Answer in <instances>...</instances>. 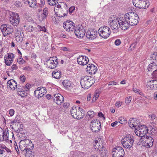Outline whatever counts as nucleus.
<instances>
[{
    "mask_svg": "<svg viewBox=\"0 0 157 157\" xmlns=\"http://www.w3.org/2000/svg\"><path fill=\"white\" fill-rule=\"evenodd\" d=\"M63 27L67 31H74L76 36L79 38L83 37L86 33L85 30L81 26L75 28L74 23L71 21H67L63 23Z\"/></svg>",
    "mask_w": 157,
    "mask_h": 157,
    "instance_id": "nucleus-1",
    "label": "nucleus"
},
{
    "mask_svg": "<svg viewBox=\"0 0 157 157\" xmlns=\"http://www.w3.org/2000/svg\"><path fill=\"white\" fill-rule=\"evenodd\" d=\"M19 145L20 149L21 151H25L31 152L30 150L32 149L33 147V144L31 141L29 139H25L21 140L19 143Z\"/></svg>",
    "mask_w": 157,
    "mask_h": 157,
    "instance_id": "nucleus-2",
    "label": "nucleus"
},
{
    "mask_svg": "<svg viewBox=\"0 0 157 157\" xmlns=\"http://www.w3.org/2000/svg\"><path fill=\"white\" fill-rule=\"evenodd\" d=\"M95 82V80L93 77L88 76H82L80 80V82L82 88L88 89Z\"/></svg>",
    "mask_w": 157,
    "mask_h": 157,
    "instance_id": "nucleus-3",
    "label": "nucleus"
},
{
    "mask_svg": "<svg viewBox=\"0 0 157 157\" xmlns=\"http://www.w3.org/2000/svg\"><path fill=\"white\" fill-rule=\"evenodd\" d=\"M126 18L128 22V25L131 26L137 25L139 22L138 15L134 13H129L125 14Z\"/></svg>",
    "mask_w": 157,
    "mask_h": 157,
    "instance_id": "nucleus-4",
    "label": "nucleus"
},
{
    "mask_svg": "<svg viewBox=\"0 0 157 157\" xmlns=\"http://www.w3.org/2000/svg\"><path fill=\"white\" fill-rule=\"evenodd\" d=\"M82 112L83 110L80 107H73L71 110V114L73 117L78 120L81 119L83 117L84 113H82Z\"/></svg>",
    "mask_w": 157,
    "mask_h": 157,
    "instance_id": "nucleus-5",
    "label": "nucleus"
},
{
    "mask_svg": "<svg viewBox=\"0 0 157 157\" xmlns=\"http://www.w3.org/2000/svg\"><path fill=\"white\" fill-rule=\"evenodd\" d=\"M134 139L133 136L129 135H127L121 140V143L125 148L130 149L133 145Z\"/></svg>",
    "mask_w": 157,
    "mask_h": 157,
    "instance_id": "nucleus-6",
    "label": "nucleus"
},
{
    "mask_svg": "<svg viewBox=\"0 0 157 157\" xmlns=\"http://www.w3.org/2000/svg\"><path fill=\"white\" fill-rule=\"evenodd\" d=\"M0 29L3 36H6L13 32V27L8 24H3L0 26Z\"/></svg>",
    "mask_w": 157,
    "mask_h": 157,
    "instance_id": "nucleus-7",
    "label": "nucleus"
},
{
    "mask_svg": "<svg viewBox=\"0 0 157 157\" xmlns=\"http://www.w3.org/2000/svg\"><path fill=\"white\" fill-rule=\"evenodd\" d=\"M140 141L143 146L148 147L152 146L154 140L151 136H142L140 139Z\"/></svg>",
    "mask_w": 157,
    "mask_h": 157,
    "instance_id": "nucleus-8",
    "label": "nucleus"
},
{
    "mask_svg": "<svg viewBox=\"0 0 157 157\" xmlns=\"http://www.w3.org/2000/svg\"><path fill=\"white\" fill-rule=\"evenodd\" d=\"M109 25L111 28L112 30L115 31L114 33H117L118 31V29L120 27V25H119L118 17H112L109 18Z\"/></svg>",
    "mask_w": 157,
    "mask_h": 157,
    "instance_id": "nucleus-9",
    "label": "nucleus"
},
{
    "mask_svg": "<svg viewBox=\"0 0 157 157\" xmlns=\"http://www.w3.org/2000/svg\"><path fill=\"white\" fill-rule=\"evenodd\" d=\"M98 33L99 36L101 37L106 39L110 34V29L107 26L101 27L98 29Z\"/></svg>",
    "mask_w": 157,
    "mask_h": 157,
    "instance_id": "nucleus-10",
    "label": "nucleus"
},
{
    "mask_svg": "<svg viewBox=\"0 0 157 157\" xmlns=\"http://www.w3.org/2000/svg\"><path fill=\"white\" fill-rule=\"evenodd\" d=\"M125 152L121 147H116L113 149L112 152L113 157H124Z\"/></svg>",
    "mask_w": 157,
    "mask_h": 157,
    "instance_id": "nucleus-11",
    "label": "nucleus"
},
{
    "mask_svg": "<svg viewBox=\"0 0 157 157\" xmlns=\"http://www.w3.org/2000/svg\"><path fill=\"white\" fill-rule=\"evenodd\" d=\"M125 15L122 17H118V20L120 27L123 30H126L129 28L128 22L126 18Z\"/></svg>",
    "mask_w": 157,
    "mask_h": 157,
    "instance_id": "nucleus-12",
    "label": "nucleus"
},
{
    "mask_svg": "<svg viewBox=\"0 0 157 157\" xmlns=\"http://www.w3.org/2000/svg\"><path fill=\"white\" fill-rule=\"evenodd\" d=\"M9 19L10 21L14 26H17L19 22V15L17 13L11 12L10 13Z\"/></svg>",
    "mask_w": 157,
    "mask_h": 157,
    "instance_id": "nucleus-13",
    "label": "nucleus"
},
{
    "mask_svg": "<svg viewBox=\"0 0 157 157\" xmlns=\"http://www.w3.org/2000/svg\"><path fill=\"white\" fill-rule=\"evenodd\" d=\"M100 140L99 141L98 140H96L95 141V144H94V147H96L98 146V149L99 151L101 156L102 157H105L106 154V150L105 147L103 146L101 143H100L101 144H100L99 143L100 142Z\"/></svg>",
    "mask_w": 157,
    "mask_h": 157,
    "instance_id": "nucleus-14",
    "label": "nucleus"
},
{
    "mask_svg": "<svg viewBox=\"0 0 157 157\" xmlns=\"http://www.w3.org/2000/svg\"><path fill=\"white\" fill-rule=\"evenodd\" d=\"M101 123L97 119L92 121L90 124V127L93 132H95L99 131L101 128Z\"/></svg>",
    "mask_w": 157,
    "mask_h": 157,
    "instance_id": "nucleus-15",
    "label": "nucleus"
},
{
    "mask_svg": "<svg viewBox=\"0 0 157 157\" xmlns=\"http://www.w3.org/2000/svg\"><path fill=\"white\" fill-rule=\"evenodd\" d=\"M147 2L145 0H133V5L136 7L141 9L148 7Z\"/></svg>",
    "mask_w": 157,
    "mask_h": 157,
    "instance_id": "nucleus-16",
    "label": "nucleus"
},
{
    "mask_svg": "<svg viewBox=\"0 0 157 157\" xmlns=\"http://www.w3.org/2000/svg\"><path fill=\"white\" fill-rule=\"evenodd\" d=\"M57 59L56 58L50 57L46 61V65L47 67L51 69L54 68L58 64Z\"/></svg>",
    "mask_w": 157,
    "mask_h": 157,
    "instance_id": "nucleus-17",
    "label": "nucleus"
},
{
    "mask_svg": "<svg viewBox=\"0 0 157 157\" xmlns=\"http://www.w3.org/2000/svg\"><path fill=\"white\" fill-rule=\"evenodd\" d=\"M46 93V90L43 87H38L34 91L35 95L38 98L42 97Z\"/></svg>",
    "mask_w": 157,
    "mask_h": 157,
    "instance_id": "nucleus-18",
    "label": "nucleus"
},
{
    "mask_svg": "<svg viewBox=\"0 0 157 157\" xmlns=\"http://www.w3.org/2000/svg\"><path fill=\"white\" fill-rule=\"evenodd\" d=\"M14 58L13 54L11 53H8L4 56V60L5 63L7 66H10L13 61Z\"/></svg>",
    "mask_w": 157,
    "mask_h": 157,
    "instance_id": "nucleus-19",
    "label": "nucleus"
},
{
    "mask_svg": "<svg viewBox=\"0 0 157 157\" xmlns=\"http://www.w3.org/2000/svg\"><path fill=\"white\" fill-rule=\"evenodd\" d=\"M67 5L65 4V6L58 9L57 12H55L57 15L59 17H63L66 16L67 13Z\"/></svg>",
    "mask_w": 157,
    "mask_h": 157,
    "instance_id": "nucleus-20",
    "label": "nucleus"
},
{
    "mask_svg": "<svg viewBox=\"0 0 157 157\" xmlns=\"http://www.w3.org/2000/svg\"><path fill=\"white\" fill-rule=\"evenodd\" d=\"M97 31H95L93 30L88 31L86 34V38L89 40H93L95 39L97 37Z\"/></svg>",
    "mask_w": 157,
    "mask_h": 157,
    "instance_id": "nucleus-21",
    "label": "nucleus"
},
{
    "mask_svg": "<svg viewBox=\"0 0 157 157\" xmlns=\"http://www.w3.org/2000/svg\"><path fill=\"white\" fill-rule=\"evenodd\" d=\"M77 61L79 65H85L88 63L89 59L87 57L83 56H79L77 59Z\"/></svg>",
    "mask_w": 157,
    "mask_h": 157,
    "instance_id": "nucleus-22",
    "label": "nucleus"
},
{
    "mask_svg": "<svg viewBox=\"0 0 157 157\" xmlns=\"http://www.w3.org/2000/svg\"><path fill=\"white\" fill-rule=\"evenodd\" d=\"M88 72L91 75L94 74L97 71V67L92 64H89L86 68Z\"/></svg>",
    "mask_w": 157,
    "mask_h": 157,
    "instance_id": "nucleus-23",
    "label": "nucleus"
},
{
    "mask_svg": "<svg viewBox=\"0 0 157 157\" xmlns=\"http://www.w3.org/2000/svg\"><path fill=\"white\" fill-rule=\"evenodd\" d=\"M64 98L59 93L56 94L54 95V100L58 105H61L64 101Z\"/></svg>",
    "mask_w": 157,
    "mask_h": 157,
    "instance_id": "nucleus-24",
    "label": "nucleus"
},
{
    "mask_svg": "<svg viewBox=\"0 0 157 157\" xmlns=\"http://www.w3.org/2000/svg\"><path fill=\"white\" fill-rule=\"evenodd\" d=\"M7 86L8 88H10L11 90H14L15 88H17V84L13 79H11L7 82Z\"/></svg>",
    "mask_w": 157,
    "mask_h": 157,
    "instance_id": "nucleus-25",
    "label": "nucleus"
},
{
    "mask_svg": "<svg viewBox=\"0 0 157 157\" xmlns=\"http://www.w3.org/2000/svg\"><path fill=\"white\" fill-rule=\"evenodd\" d=\"M136 119L135 118L130 119L129 120L128 124L129 127L131 128H134L135 127L136 128V126H138L137 125V124L136 123Z\"/></svg>",
    "mask_w": 157,
    "mask_h": 157,
    "instance_id": "nucleus-26",
    "label": "nucleus"
},
{
    "mask_svg": "<svg viewBox=\"0 0 157 157\" xmlns=\"http://www.w3.org/2000/svg\"><path fill=\"white\" fill-rule=\"evenodd\" d=\"M7 137L6 131L5 132L2 128H0V141H3L5 138L6 139Z\"/></svg>",
    "mask_w": 157,
    "mask_h": 157,
    "instance_id": "nucleus-27",
    "label": "nucleus"
},
{
    "mask_svg": "<svg viewBox=\"0 0 157 157\" xmlns=\"http://www.w3.org/2000/svg\"><path fill=\"white\" fill-rule=\"evenodd\" d=\"M52 75L53 77L57 79H59L61 76L60 71L57 70H55L54 71L52 74Z\"/></svg>",
    "mask_w": 157,
    "mask_h": 157,
    "instance_id": "nucleus-28",
    "label": "nucleus"
},
{
    "mask_svg": "<svg viewBox=\"0 0 157 157\" xmlns=\"http://www.w3.org/2000/svg\"><path fill=\"white\" fill-rule=\"evenodd\" d=\"M19 90L18 91H19V93L18 94L22 97H24L27 95V94H28V91L24 90L23 89H18Z\"/></svg>",
    "mask_w": 157,
    "mask_h": 157,
    "instance_id": "nucleus-29",
    "label": "nucleus"
},
{
    "mask_svg": "<svg viewBox=\"0 0 157 157\" xmlns=\"http://www.w3.org/2000/svg\"><path fill=\"white\" fill-rule=\"evenodd\" d=\"M29 6L31 7H34L35 6H37L38 5L36 3V0H27Z\"/></svg>",
    "mask_w": 157,
    "mask_h": 157,
    "instance_id": "nucleus-30",
    "label": "nucleus"
},
{
    "mask_svg": "<svg viewBox=\"0 0 157 157\" xmlns=\"http://www.w3.org/2000/svg\"><path fill=\"white\" fill-rule=\"evenodd\" d=\"M43 13L42 15V18L43 19H44L46 18L48 14V8L45 7L44 8L43 11Z\"/></svg>",
    "mask_w": 157,
    "mask_h": 157,
    "instance_id": "nucleus-31",
    "label": "nucleus"
},
{
    "mask_svg": "<svg viewBox=\"0 0 157 157\" xmlns=\"http://www.w3.org/2000/svg\"><path fill=\"white\" fill-rule=\"evenodd\" d=\"M147 88L150 90H155L154 83H153L151 81H149L147 82Z\"/></svg>",
    "mask_w": 157,
    "mask_h": 157,
    "instance_id": "nucleus-32",
    "label": "nucleus"
},
{
    "mask_svg": "<svg viewBox=\"0 0 157 157\" xmlns=\"http://www.w3.org/2000/svg\"><path fill=\"white\" fill-rule=\"evenodd\" d=\"M62 83L64 87L66 88L70 87L71 85V82L67 80L63 81Z\"/></svg>",
    "mask_w": 157,
    "mask_h": 157,
    "instance_id": "nucleus-33",
    "label": "nucleus"
},
{
    "mask_svg": "<svg viewBox=\"0 0 157 157\" xmlns=\"http://www.w3.org/2000/svg\"><path fill=\"white\" fill-rule=\"evenodd\" d=\"M146 126L144 125H138V126H136V129H138L140 131V132L141 133H140L142 135L143 132L144 131V129H145Z\"/></svg>",
    "mask_w": 157,
    "mask_h": 157,
    "instance_id": "nucleus-34",
    "label": "nucleus"
},
{
    "mask_svg": "<svg viewBox=\"0 0 157 157\" xmlns=\"http://www.w3.org/2000/svg\"><path fill=\"white\" fill-rule=\"evenodd\" d=\"M58 0H48V4L50 6H54L58 3Z\"/></svg>",
    "mask_w": 157,
    "mask_h": 157,
    "instance_id": "nucleus-35",
    "label": "nucleus"
},
{
    "mask_svg": "<svg viewBox=\"0 0 157 157\" xmlns=\"http://www.w3.org/2000/svg\"><path fill=\"white\" fill-rule=\"evenodd\" d=\"M24 27L26 28V29L27 31L29 32H32L34 29V27L32 25H29L28 26L24 25Z\"/></svg>",
    "mask_w": 157,
    "mask_h": 157,
    "instance_id": "nucleus-36",
    "label": "nucleus"
},
{
    "mask_svg": "<svg viewBox=\"0 0 157 157\" xmlns=\"http://www.w3.org/2000/svg\"><path fill=\"white\" fill-rule=\"evenodd\" d=\"M15 40L17 42H18L21 43L23 41V36H17L15 37Z\"/></svg>",
    "mask_w": 157,
    "mask_h": 157,
    "instance_id": "nucleus-37",
    "label": "nucleus"
},
{
    "mask_svg": "<svg viewBox=\"0 0 157 157\" xmlns=\"http://www.w3.org/2000/svg\"><path fill=\"white\" fill-rule=\"evenodd\" d=\"M119 122L122 124H124L127 122V121L124 117H120L119 118Z\"/></svg>",
    "mask_w": 157,
    "mask_h": 157,
    "instance_id": "nucleus-38",
    "label": "nucleus"
},
{
    "mask_svg": "<svg viewBox=\"0 0 157 157\" xmlns=\"http://www.w3.org/2000/svg\"><path fill=\"white\" fill-rule=\"evenodd\" d=\"M19 58L17 59V62L19 64H24L25 63V61L21 58V56H19Z\"/></svg>",
    "mask_w": 157,
    "mask_h": 157,
    "instance_id": "nucleus-39",
    "label": "nucleus"
},
{
    "mask_svg": "<svg viewBox=\"0 0 157 157\" xmlns=\"http://www.w3.org/2000/svg\"><path fill=\"white\" fill-rule=\"evenodd\" d=\"M23 125L22 124L20 125V127L16 130V132L18 133L22 134V133H23Z\"/></svg>",
    "mask_w": 157,
    "mask_h": 157,
    "instance_id": "nucleus-40",
    "label": "nucleus"
},
{
    "mask_svg": "<svg viewBox=\"0 0 157 157\" xmlns=\"http://www.w3.org/2000/svg\"><path fill=\"white\" fill-rule=\"evenodd\" d=\"M132 97L131 96H129L126 98L125 99V102L127 105H129L132 100Z\"/></svg>",
    "mask_w": 157,
    "mask_h": 157,
    "instance_id": "nucleus-41",
    "label": "nucleus"
},
{
    "mask_svg": "<svg viewBox=\"0 0 157 157\" xmlns=\"http://www.w3.org/2000/svg\"><path fill=\"white\" fill-rule=\"evenodd\" d=\"M95 114V113L93 111H89L87 113V115L90 117H93Z\"/></svg>",
    "mask_w": 157,
    "mask_h": 157,
    "instance_id": "nucleus-42",
    "label": "nucleus"
},
{
    "mask_svg": "<svg viewBox=\"0 0 157 157\" xmlns=\"http://www.w3.org/2000/svg\"><path fill=\"white\" fill-rule=\"evenodd\" d=\"M31 85L29 84H27L25 87H24L23 89L24 90H26L29 92V89L30 88Z\"/></svg>",
    "mask_w": 157,
    "mask_h": 157,
    "instance_id": "nucleus-43",
    "label": "nucleus"
},
{
    "mask_svg": "<svg viewBox=\"0 0 157 157\" xmlns=\"http://www.w3.org/2000/svg\"><path fill=\"white\" fill-rule=\"evenodd\" d=\"M135 133L136 135L139 136H142L140 133H141L140 131V130L138 129H136V128H135Z\"/></svg>",
    "mask_w": 157,
    "mask_h": 157,
    "instance_id": "nucleus-44",
    "label": "nucleus"
},
{
    "mask_svg": "<svg viewBox=\"0 0 157 157\" xmlns=\"http://www.w3.org/2000/svg\"><path fill=\"white\" fill-rule=\"evenodd\" d=\"M23 32H22L21 31H20V30H17L16 31V33H15V35L16 36H23Z\"/></svg>",
    "mask_w": 157,
    "mask_h": 157,
    "instance_id": "nucleus-45",
    "label": "nucleus"
},
{
    "mask_svg": "<svg viewBox=\"0 0 157 157\" xmlns=\"http://www.w3.org/2000/svg\"><path fill=\"white\" fill-rule=\"evenodd\" d=\"M4 145H0V154H2L5 152L4 150Z\"/></svg>",
    "mask_w": 157,
    "mask_h": 157,
    "instance_id": "nucleus-46",
    "label": "nucleus"
},
{
    "mask_svg": "<svg viewBox=\"0 0 157 157\" xmlns=\"http://www.w3.org/2000/svg\"><path fill=\"white\" fill-rule=\"evenodd\" d=\"M15 6L17 7H19L21 6V2L19 1H17L14 3Z\"/></svg>",
    "mask_w": 157,
    "mask_h": 157,
    "instance_id": "nucleus-47",
    "label": "nucleus"
},
{
    "mask_svg": "<svg viewBox=\"0 0 157 157\" xmlns=\"http://www.w3.org/2000/svg\"><path fill=\"white\" fill-rule=\"evenodd\" d=\"M151 133V134L153 135L154 134H155L157 133V131L155 130L154 128H152L150 130Z\"/></svg>",
    "mask_w": 157,
    "mask_h": 157,
    "instance_id": "nucleus-48",
    "label": "nucleus"
},
{
    "mask_svg": "<svg viewBox=\"0 0 157 157\" xmlns=\"http://www.w3.org/2000/svg\"><path fill=\"white\" fill-rule=\"evenodd\" d=\"M14 110L13 109H10L9 111V114H10V116L12 117L13 116L14 114Z\"/></svg>",
    "mask_w": 157,
    "mask_h": 157,
    "instance_id": "nucleus-49",
    "label": "nucleus"
},
{
    "mask_svg": "<svg viewBox=\"0 0 157 157\" xmlns=\"http://www.w3.org/2000/svg\"><path fill=\"white\" fill-rule=\"evenodd\" d=\"M133 90L135 92L138 93L140 95H141L142 94V93L140 92V90L136 88H133Z\"/></svg>",
    "mask_w": 157,
    "mask_h": 157,
    "instance_id": "nucleus-50",
    "label": "nucleus"
},
{
    "mask_svg": "<svg viewBox=\"0 0 157 157\" xmlns=\"http://www.w3.org/2000/svg\"><path fill=\"white\" fill-rule=\"evenodd\" d=\"M20 79L21 81L24 83L25 80V77L23 75H21L20 77Z\"/></svg>",
    "mask_w": 157,
    "mask_h": 157,
    "instance_id": "nucleus-51",
    "label": "nucleus"
},
{
    "mask_svg": "<svg viewBox=\"0 0 157 157\" xmlns=\"http://www.w3.org/2000/svg\"><path fill=\"white\" fill-rule=\"evenodd\" d=\"M152 75L154 78H157V69L153 72Z\"/></svg>",
    "mask_w": 157,
    "mask_h": 157,
    "instance_id": "nucleus-52",
    "label": "nucleus"
},
{
    "mask_svg": "<svg viewBox=\"0 0 157 157\" xmlns=\"http://www.w3.org/2000/svg\"><path fill=\"white\" fill-rule=\"evenodd\" d=\"M152 83H154V85L155 86V90H157V79L152 80Z\"/></svg>",
    "mask_w": 157,
    "mask_h": 157,
    "instance_id": "nucleus-53",
    "label": "nucleus"
},
{
    "mask_svg": "<svg viewBox=\"0 0 157 157\" xmlns=\"http://www.w3.org/2000/svg\"><path fill=\"white\" fill-rule=\"evenodd\" d=\"M22 69L24 70L27 71H30L32 70L31 68L29 66L23 67Z\"/></svg>",
    "mask_w": 157,
    "mask_h": 157,
    "instance_id": "nucleus-54",
    "label": "nucleus"
},
{
    "mask_svg": "<svg viewBox=\"0 0 157 157\" xmlns=\"http://www.w3.org/2000/svg\"><path fill=\"white\" fill-rule=\"evenodd\" d=\"M144 131L143 132L142 136H145V135H146L147 134V133L148 132L149 129L147 128V127L146 126L145 128L144 129Z\"/></svg>",
    "mask_w": 157,
    "mask_h": 157,
    "instance_id": "nucleus-55",
    "label": "nucleus"
},
{
    "mask_svg": "<svg viewBox=\"0 0 157 157\" xmlns=\"http://www.w3.org/2000/svg\"><path fill=\"white\" fill-rule=\"evenodd\" d=\"M121 41L120 39H117L115 41V44L116 45H119L121 44Z\"/></svg>",
    "mask_w": 157,
    "mask_h": 157,
    "instance_id": "nucleus-56",
    "label": "nucleus"
},
{
    "mask_svg": "<svg viewBox=\"0 0 157 157\" xmlns=\"http://www.w3.org/2000/svg\"><path fill=\"white\" fill-rule=\"evenodd\" d=\"M17 68V67L15 64H13L11 67V71H13L14 70H16Z\"/></svg>",
    "mask_w": 157,
    "mask_h": 157,
    "instance_id": "nucleus-57",
    "label": "nucleus"
},
{
    "mask_svg": "<svg viewBox=\"0 0 157 157\" xmlns=\"http://www.w3.org/2000/svg\"><path fill=\"white\" fill-rule=\"evenodd\" d=\"M117 84V82L115 81H111L109 82L108 86L111 85H116Z\"/></svg>",
    "mask_w": 157,
    "mask_h": 157,
    "instance_id": "nucleus-58",
    "label": "nucleus"
},
{
    "mask_svg": "<svg viewBox=\"0 0 157 157\" xmlns=\"http://www.w3.org/2000/svg\"><path fill=\"white\" fill-rule=\"evenodd\" d=\"M75 9L74 6H71L69 9V12L70 13H71Z\"/></svg>",
    "mask_w": 157,
    "mask_h": 157,
    "instance_id": "nucleus-59",
    "label": "nucleus"
},
{
    "mask_svg": "<svg viewBox=\"0 0 157 157\" xmlns=\"http://www.w3.org/2000/svg\"><path fill=\"white\" fill-rule=\"evenodd\" d=\"M149 117L150 119L152 120L155 119L156 117V116L155 114H152L151 115H149Z\"/></svg>",
    "mask_w": 157,
    "mask_h": 157,
    "instance_id": "nucleus-60",
    "label": "nucleus"
},
{
    "mask_svg": "<svg viewBox=\"0 0 157 157\" xmlns=\"http://www.w3.org/2000/svg\"><path fill=\"white\" fill-rule=\"evenodd\" d=\"M40 31H44V32H45L46 31V29L45 26H40Z\"/></svg>",
    "mask_w": 157,
    "mask_h": 157,
    "instance_id": "nucleus-61",
    "label": "nucleus"
},
{
    "mask_svg": "<svg viewBox=\"0 0 157 157\" xmlns=\"http://www.w3.org/2000/svg\"><path fill=\"white\" fill-rule=\"evenodd\" d=\"M20 135H19L21 137V138H25V137H27L26 136L27 135L25 134L24 132L22 133V134H20Z\"/></svg>",
    "mask_w": 157,
    "mask_h": 157,
    "instance_id": "nucleus-62",
    "label": "nucleus"
},
{
    "mask_svg": "<svg viewBox=\"0 0 157 157\" xmlns=\"http://www.w3.org/2000/svg\"><path fill=\"white\" fill-rule=\"evenodd\" d=\"M70 104L66 102L63 104V107L64 108H67L69 106Z\"/></svg>",
    "mask_w": 157,
    "mask_h": 157,
    "instance_id": "nucleus-63",
    "label": "nucleus"
},
{
    "mask_svg": "<svg viewBox=\"0 0 157 157\" xmlns=\"http://www.w3.org/2000/svg\"><path fill=\"white\" fill-rule=\"evenodd\" d=\"M153 97L154 99L155 100H157V91H155Z\"/></svg>",
    "mask_w": 157,
    "mask_h": 157,
    "instance_id": "nucleus-64",
    "label": "nucleus"
}]
</instances>
